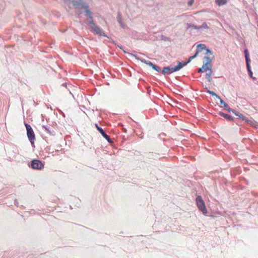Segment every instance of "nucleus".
Here are the masks:
<instances>
[{"mask_svg": "<svg viewBox=\"0 0 258 258\" xmlns=\"http://www.w3.org/2000/svg\"><path fill=\"white\" fill-rule=\"evenodd\" d=\"M91 28L93 29L94 32L96 33V34L99 35L101 36H103L105 37H107V35L105 34L104 32L98 26H91Z\"/></svg>", "mask_w": 258, "mask_h": 258, "instance_id": "obj_9", "label": "nucleus"}, {"mask_svg": "<svg viewBox=\"0 0 258 258\" xmlns=\"http://www.w3.org/2000/svg\"><path fill=\"white\" fill-rule=\"evenodd\" d=\"M95 127H96L97 130L101 134L104 138H105L109 143L111 142V139L110 138V136H108L104 130L101 127L99 126L97 123H95Z\"/></svg>", "mask_w": 258, "mask_h": 258, "instance_id": "obj_7", "label": "nucleus"}, {"mask_svg": "<svg viewBox=\"0 0 258 258\" xmlns=\"http://www.w3.org/2000/svg\"><path fill=\"white\" fill-rule=\"evenodd\" d=\"M196 204L199 210L202 212L204 215L207 213V209L205 202L201 196H198L196 198Z\"/></svg>", "mask_w": 258, "mask_h": 258, "instance_id": "obj_5", "label": "nucleus"}, {"mask_svg": "<svg viewBox=\"0 0 258 258\" xmlns=\"http://www.w3.org/2000/svg\"><path fill=\"white\" fill-rule=\"evenodd\" d=\"M175 70H174V67H171L170 66L164 67L163 68V70H161V73L165 75L166 74L169 75L172 73L175 72Z\"/></svg>", "mask_w": 258, "mask_h": 258, "instance_id": "obj_8", "label": "nucleus"}, {"mask_svg": "<svg viewBox=\"0 0 258 258\" xmlns=\"http://www.w3.org/2000/svg\"><path fill=\"white\" fill-rule=\"evenodd\" d=\"M212 59H213V57L211 58L210 57H208V56L205 55L204 57L203 63L204 64H206V66H212L211 64V62H212Z\"/></svg>", "mask_w": 258, "mask_h": 258, "instance_id": "obj_16", "label": "nucleus"}, {"mask_svg": "<svg viewBox=\"0 0 258 258\" xmlns=\"http://www.w3.org/2000/svg\"><path fill=\"white\" fill-rule=\"evenodd\" d=\"M88 23L89 24L91 25L90 27L91 26H96L95 24V23L94 22L93 20H88Z\"/></svg>", "mask_w": 258, "mask_h": 258, "instance_id": "obj_27", "label": "nucleus"}, {"mask_svg": "<svg viewBox=\"0 0 258 258\" xmlns=\"http://www.w3.org/2000/svg\"><path fill=\"white\" fill-rule=\"evenodd\" d=\"M116 19H117V21L118 22V23L119 24L120 27L123 28H124L125 27V25L122 21V17H121V15L120 13H119V12L118 13Z\"/></svg>", "mask_w": 258, "mask_h": 258, "instance_id": "obj_15", "label": "nucleus"}, {"mask_svg": "<svg viewBox=\"0 0 258 258\" xmlns=\"http://www.w3.org/2000/svg\"><path fill=\"white\" fill-rule=\"evenodd\" d=\"M198 28H199V30L204 29H208L209 28V27L208 26V25L206 22L203 23L202 25L199 26Z\"/></svg>", "mask_w": 258, "mask_h": 258, "instance_id": "obj_25", "label": "nucleus"}, {"mask_svg": "<svg viewBox=\"0 0 258 258\" xmlns=\"http://www.w3.org/2000/svg\"><path fill=\"white\" fill-rule=\"evenodd\" d=\"M216 3L218 6L225 5L227 3V0H216Z\"/></svg>", "mask_w": 258, "mask_h": 258, "instance_id": "obj_24", "label": "nucleus"}, {"mask_svg": "<svg viewBox=\"0 0 258 258\" xmlns=\"http://www.w3.org/2000/svg\"><path fill=\"white\" fill-rule=\"evenodd\" d=\"M59 112L64 117H65V114L61 110H59Z\"/></svg>", "mask_w": 258, "mask_h": 258, "instance_id": "obj_31", "label": "nucleus"}, {"mask_svg": "<svg viewBox=\"0 0 258 258\" xmlns=\"http://www.w3.org/2000/svg\"><path fill=\"white\" fill-rule=\"evenodd\" d=\"M61 86L67 88V85L66 83H63Z\"/></svg>", "mask_w": 258, "mask_h": 258, "instance_id": "obj_34", "label": "nucleus"}, {"mask_svg": "<svg viewBox=\"0 0 258 258\" xmlns=\"http://www.w3.org/2000/svg\"><path fill=\"white\" fill-rule=\"evenodd\" d=\"M199 53V52L196 50V52L195 53V54L193 55V56L196 58L198 56Z\"/></svg>", "mask_w": 258, "mask_h": 258, "instance_id": "obj_29", "label": "nucleus"}, {"mask_svg": "<svg viewBox=\"0 0 258 258\" xmlns=\"http://www.w3.org/2000/svg\"><path fill=\"white\" fill-rule=\"evenodd\" d=\"M25 126L27 131V136L31 143V144L32 147H35L34 146V141L35 140V135L32 127L31 125L27 123H25Z\"/></svg>", "mask_w": 258, "mask_h": 258, "instance_id": "obj_1", "label": "nucleus"}, {"mask_svg": "<svg viewBox=\"0 0 258 258\" xmlns=\"http://www.w3.org/2000/svg\"><path fill=\"white\" fill-rule=\"evenodd\" d=\"M208 71V72L206 74V78L209 83H211L212 80L211 76L213 73L212 66H211V70Z\"/></svg>", "mask_w": 258, "mask_h": 258, "instance_id": "obj_17", "label": "nucleus"}, {"mask_svg": "<svg viewBox=\"0 0 258 258\" xmlns=\"http://www.w3.org/2000/svg\"><path fill=\"white\" fill-rule=\"evenodd\" d=\"M130 56H132L133 57H134L136 59L141 61V62L148 65L149 66L151 67L153 70H155L156 71L158 72H161V69L158 66L153 63L152 62L147 60L145 59L141 58L137 56L136 54H134L133 53H129Z\"/></svg>", "mask_w": 258, "mask_h": 258, "instance_id": "obj_2", "label": "nucleus"}, {"mask_svg": "<svg viewBox=\"0 0 258 258\" xmlns=\"http://www.w3.org/2000/svg\"><path fill=\"white\" fill-rule=\"evenodd\" d=\"M87 18L88 21L89 20H93V15H92L91 16V18Z\"/></svg>", "mask_w": 258, "mask_h": 258, "instance_id": "obj_35", "label": "nucleus"}, {"mask_svg": "<svg viewBox=\"0 0 258 258\" xmlns=\"http://www.w3.org/2000/svg\"><path fill=\"white\" fill-rule=\"evenodd\" d=\"M211 70V66H207L206 64H204L203 63V66L202 68H199L198 70V73H203L207 72L208 71Z\"/></svg>", "mask_w": 258, "mask_h": 258, "instance_id": "obj_12", "label": "nucleus"}, {"mask_svg": "<svg viewBox=\"0 0 258 258\" xmlns=\"http://www.w3.org/2000/svg\"><path fill=\"white\" fill-rule=\"evenodd\" d=\"M231 112H232L236 116H238L239 119H241L242 120L245 121L246 122H247V123H248L249 124H251L252 126H254V123L253 121H252L251 120H249V119H246L243 116V115L241 113H240V112H238V111H237L233 109H232V110L231 111Z\"/></svg>", "mask_w": 258, "mask_h": 258, "instance_id": "obj_6", "label": "nucleus"}, {"mask_svg": "<svg viewBox=\"0 0 258 258\" xmlns=\"http://www.w3.org/2000/svg\"><path fill=\"white\" fill-rule=\"evenodd\" d=\"M75 9L89 8L88 4L84 0H70Z\"/></svg>", "mask_w": 258, "mask_h": 258, "instance_id": "obj_3", "label": "nucleus"}, {"mask_svg": "<svg viewBox=\"0 0 258 258\" xmlns=\"http://www.w3.org/2000/svg\"><path fill=\"white\" fill-rule=\"evenodd\" d=\"M122 130L124 132H126V130L125 128H123Z\"/></svg>", "mask_w": 258, "mask_h": 258, "instance_id": "obj_39", "label": "nucleus"}, {"mask_svg": "<svg viewBox=\"0 0 258 258\" xmlns=\"http://www.w3.org/2000/svg\"><path fill=\"white\" fill-rule=\"evenodd\" d=\"M205 89H206L207 92L208 93L211 95L215 96L218 99H220L221 98L220 97L219 95H218L216 93H215L214 91H211L210 90L208 89L207 88H206Z\"/></svg>", "mask_w": 258, "mask_h": 258, "instance_id": "obj_22", "label": "nucleus"}, {"mask_svg": "<svg viewBox=\"0 0 258 258\" xmlns=\"http://www.w3.org/2000/svg\"><path fill=\"white\" fill-rule=\"evenodd\" d=\"M185 66H186V63H185L184 61H178L177 65L174 67V70L176 72L178 71Z\"/></svg>", "mask_w": 258, "mask_h": 258, "instance_id": "obj_13", "label": "nucleus"}, {"mask_svg": "<svg viewBox=\"0 0 258 258\" xmlns=\"http://www.w3.org/2000/svg\"><path fill=\"white\" fill-rule=\"evenodd\" d=\"M189 58H190V59H193L194 58H195V57L192 55V56H191L189 57Z\"/></svg>", "mask_w": 258, "mask_h": 258, "instance_id": "obj_37", "label": "nucleus"}, {"mask_svg": "<svg viewBox=\"0 0 258 258\" xmlns=\"http://www.w3.org/2000/svg\"><path fill=\"white\" fill-rule=\"evenodd\" d=\"M219 100L220 104L223 105L221 107H224V109L228 111V112H231V111L232 110V109L229 106V105L226 102H225L221 98H220Z\"/></svg>", "mask_w": 258, "mask_h": 258, "instance_id": "obj_14", "label": "nucleus"}, {"mask_svg": "<svg viewBox=\"0 0 258 258\" xmlns=\"http://www.w3.org/2000/svg\"><path fill=\"white\" fill-rule=\"evenodd\" d=\"M244 54L245 57L246 64H249L250 62V59L249 57V52L247 49L244 50Z\"/></svg>", "mask_w": 258, "mask_h": 258, "instance_id": "obj_18", "label": "nucleus"}, {"mask_svg": "<svg viewBox=\"0 0 258 258\" xmlns=\"http://www.w3.org/2000/svg\"><path fill=\"white\" fill-rule=\"evenodd\" d=\"M197 50L199 53L201 52L203 50H206V49L207 48L205 44H202V43L198 44V45L197 46Z\"/></svg>", "mask_w": 258, "mask_h": 258, "instance_id": "obj_19", "label": "nucleus"}, {"mask_svg": "<svg viewBox=\"0 0 258 258\" xmlns=\"http://www.w3.org/2000/svg\"><path fill=\"white\" fill-rule=\"evenodd\" d=\"M29 166L35 170H41L44 168V162L34 159L29 164Z\"/></svg>", "mask_w": 258, "mask_h": 258, "instance_id": "obj_4", "label": "nucleus"}, {"mask_svg": "<svg viewBox=\"0 0 258 258\" xmlns=\"http://www.w3.org/2000/svg\"><path fill=\"white\" fill-rule=\"evenodd\" d=\"M191 61V59H190V58L189 57V58H188V60H187V61H184V62H185V63H186V65H187V64L188 63H189Z\"/></svg>", "mask_w": 258, "mask_h": 258, "instance_id": "obj_32", "label": "nucleus"}, {"mask_svg": "<svg viewBox=\"0 0 258 258\" xmlns=\"http://www.w3.org/2000/svg\"><path fill=\"white\" fill-rule=\"evenodd\" d=\"M194 2V0H189L188 2V5L189 6H191L192 5L193 3Z\"/></svg>", "mask_w": 258, "mask_h": 258, "instance_id": "obj_28", "label": "nucleus"}, {"mask_svg": "<svg viewBox=\"0 0 258 258\" xmlns=\"http://www.w3.org/2000/svg\"><path fill=\"white\" fill-rule=\"evenodd\" d=\"M205 50L206 51V55H208V54L213 55V52L209 48H206Z\"/></svg>", "mask_w": 258, "mask_h": 258, "instance_id": "obj_26", "label": "nucleus"}, {"mask_svg": "<svg viewBox=\"0 0 258 258\" xmlns=\"http://www.w3.org/2000/svg\"><path fill=\"white\" fill-rule=\"evenodd\" d=\"M42 128L44 129L45 131L49 134L50 135L54 136L55 133L54 130L50 127V126L48 125H43L42 126Z\"/></svg>", "mask_w": 258, "mask_h": 258, "instance_id": "obj_11", "label": "nucleus"}, {"mask_svg": "<svg viewBox=\"0 0 258 258\" xmlns=\"http://www.w3.org/2000/svg\"><path fill=\"white\" fill-rule=\"evenodd\" d=\"M84 13L87 18H91V16L93 15V13L88 9L84 8Z\"/></svg>", "mask_w": 258, "mask_h": 258, "instance_id": "obj_21", "label": "nucleus"}, {"mask_svg": "<svg viewBox=\"0 0 258 258\" xmlns=\"http://www.w3.org/2000/svg\"><path fill=\"white\" fill-rule=\"evenodd\" d=\"M218 114L223 117L224 118V119H225L227 121H234V118L233 116H232L231 115L228 114H227V113H225L222 111H220L219 112Z\"/></svg>", "mask_w": 258, "mask_h": 258, "instance_id": "obj_10", "label": "nucleus"}, {"mask_svg": "<svg viewBox=\"0 0 258 258\" xmlns=\"http://www.w3.org/2000/svg\"><path fill=\"white\" fill-rule=\"evenodd\" d=\"M15 203V205L16 206H17V207L19 206V203H18V201L16 199L15 200V203Z\"/></svg>", "mask_w": 258, "mask_h": 258, "instance_id": "obj_30", "label": "nucleus"}, {"mask_svg": "<svg viewBox=\"0 0 258 258\" xmlns=\"http://www.w3.org/2000/svg\"><path fill=\"white\" fill-rule=\"evenodd\" d=\"M186 25H187V29H189V28H192L194 29H196V30H199V26H197V25H195L194 24H190V23H187L186 24Z\"/></svg>", "mask_w": 258, "mask_h": 258, "instance_id": "obj_23", "label": "nucleus"}, {"mask_svg": "<svg viewBox=\"0 0 258 258\" xmlns=\"http://www.w3.org/2000/svg\"><path fill=\"white\" fill-rule=\"evenodd\" d=\"M246 64V68H247L248 73L249 77L251 78H252L253 80H255L256 78L255 77H253V76H252L253 74H252V72L251 70V67H250V63Z\"/></svg>", "mask_w": 258, "mask_h": 258, "instance_id": "obj_20", "label": "nucleus"}, {"mask_svg": "<svg viewBox=\"0 0 258 258\" xmlns=\"http://www.w3.org/2000/svg\"><path fill=\"white\" fill-rule=\"evenodd\" d=\"M191 61V59H190V58L189 57V58H188V60H187V61H184V62H185V63H186V65H187V64L188 63H189Z\"/></svg>", "mask_w": 258, "mask_h": 258, "instance_id": "obj_33", "label": "nucleus"}, {"mask_svg": "<svg viewBox=\"0 0 258 258\" xmlns=\"http://www.w3.org/2000/svg\"><path fill=\"white\" fill-rule=\"evenodd\" d=\"M118 47L120 49H123V46H122V45H120V46H119V45H118Z\"/></svg>", "mask_w": 258, "mask_h": 258, "instance_id": "obj_36", "label": "nucleus"}, {"mask_svg": "<svg viewBox=\"0 0 258 258\" xmlns=\"http://www.w3.org/2000/svg\"><path fill=\"white\" fill-rule=\"evenodd\" d=\"M122 50H123V51L124 53H127V51H125V50H124L123 49H122ZM129 53H129V52H128V54H129Z\"/></svg>", "mask_w": 258, "mask_h": 258, "instance_id": "obj_38", "label": "nucleus"}]
</instances>
